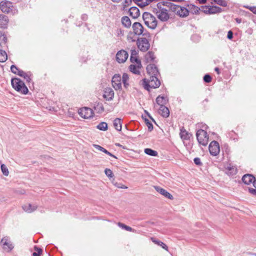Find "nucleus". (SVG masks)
Instances as JSON below:
<instances>
[{
	"label": "nucleus",
	"instance_id": "1",
	"mask_svg": "<svg viewBox=\"0 0 256 256\" xmlns=\"http://www.w3.org/2000/svg\"><path fill=\"white\" fill-rule=\"evenodd\" d=\"M11 84L12 88L18 92L26 94L28 92V90L24 82L19 78H12L11 80Z\"/></svg>",
	"mask_w": 256,
	"mask_h": 256
},
{
	"label": "nucleus",
	"instance_id": "2",
	"mask_svg": "<svg viewBox=\"0 0 256 256\" xmlns=\"http://www.w3.org/2000/svg\"><path fill=\"white\" fill-rule=\"evenodd\" d=\"M141 84L144 89L150 91V88H158L160 85V82L158 77L153 76L150 77V80L146 78L142 79Z\"/></svg>",
	"mask_w": 256,
	"mask_h": 256
},
{
	"label": "nucleus",
	"instance_id": "3",
	"mask_svg": "<svg viewBox=\"0 0 256 256\" xmlns=\"http://www.w3.org/2000/svg\"><path fill=\"white\" fill-rule=\"evenodd\" d=\"M142 18L144 24L149 28L154 30L156 28L158 22L156 18L151 14L144 12L142 14Z\"/></svg>",
	"mask_w": 256,
	"mask_h": 256
},
{
	"label": "nucleus",
	"instance_id": "4",
	"mask_svg": "<svg viewBox=\"0 0 256 256\" xmlns=\"http://www.w3.org/2000/svg\"><path fill=\"white\" fill-rule=\"evenodd\" d=\"M132 32L136 36L142 35L146 37L150 36V33L146 30H144L142 24L138 22H134L132 25Z\"/></svg>",
	"mask_w": 256,
	"mask_h": 256
},
{
	"label": "nucleus",
	"instance_id": "5",
	"mask_svg": "<svg viewBox=\"0 0 256 256\" xmlns=\"http://www.w3.org/2000/svg\"><path fill=\"white\" fill-rule=\"evenodd\" d=\"M196 139L200 144L206 146L208 142V136L206 132L204 130L200 129L196 133Z\"/></svg>",
	"mask_w": 256,
	"mask_h": 256
},
{
	"label": "nucleus",
	"instance_id": "6",
	"mask_svg": "<svg viewBox=\"0 0 256 256\" xmlns=\"http://www.w3.org/2000/svg\"><path fill=\"white\" fill-rule=\"evenodd\" d=\"M0 9L4 13L12 12L14 14L15 12V9H14L12 2L7 0H2L0 2Z\"/></svg>",
	"mask_w": 256,
	"mask_h": 256
},
{
	"label": "nucleus",
	"instance_id": "7",
	"mask_svg": "<svg viewBox=\"0 0 256 256\" xmlns=\"http://www.w3.org/2000/svg\"><path fill=\"white\" fill-rule=\"evenodd\" d=\"M147 37L138 38L136 40V44L138 49L142 52H146L150 47V44L146 38Z\"/></svg>",
	"mask_w": 256,
	"mask_h": 256
},
{
	"label": "nucleus",
	"instance_id": "8",
	"mask_svg": "<svg viewBox=\"0 0 256 256\" xmlns=\"http://www.w3.org/2000/svg\"><path fill=\"white\" fill-rule=\"evenodd\" d=\"M80 116L84 118L88 119L94 117L93 110L89 108L84 107L80 108L78 112Z\"/></svg>",
	"mask_w": 256,
	"mask_h": 256
},
{
	"label": "nucleus",
	"instance_id": "9",
	"mask_svg": "<svg viewBox=\"0 0 256 256\" xmlns=\"http://www.w3.org/2000/svg\"><path fill=\"white\" fill-rule=\"evenodd\" d=\"M152 12L162 22H166L170 18L169 14L166 9H162L161 11H158L156 10H152Z\"/></svg>",
	"mask_w": 256,
	"mask_h": 256
},
{
	"label": "nucleus",
	"instance_id": "10",
	"mask_svg": "<svg viewBox=\"0 0 256 256\" xmlns=\"http://www.w3.org/2000/svg\"><path fill=\"white\" fill-rule=\"evenodd\" d=\"M209 151L211 155L217 156L220 152L219 144L216 140L212 141L209 145Z\"/></svg>",
	"mask_w": 256,
	"mask_h": 256
},
{
	"label": "nucleus",
	"instance_id": "11",
	"mask_svg": "<svg viewBox=\"0 0 256 256\" xmlns=\"http://www.w3.org/2000/svg\"><path fill=\"white\" fill-rule=\"evenodd\" d=\"M112 86L116 90H119L122 88L121 76L119 74H114L112 78Z\"/></svg>",
	"mask_w": 256,
	"mask_h": 256
},
{
	"label": "nucleus",
	"instance_id": "12",
	"mask_svg": "<svg viewBox=\"0 0 256 256\" xmlns=\"http://www.w3.org/2000/svg\"><path fill=\"white\" fill-rule=\"evenodd\" d=\"M128 54L124 50H122L118 52L116 54V60L118 63H123L126 61Z\"/></svg>",
	"mask_w": 256,
	"mask_h": 256
},
{
	"label": "nucleus",
	"instance_id": "13",
	"mask_svg": "<svg viewBox=\"0 0 256 256\" xmlns=\"http://www.w3.org/2000/svg\"><path fill=\"white\" fill-rule=\"evenodd\" d=\"M146 70L150 76H155L158 77V75L160 74L158 68L154 64H150L146 66Z\"/></svg>",
	"mask_w": 256,
	"mask_h": 256
},
{
	"label": "nucleus",
	"instance_id": "14",
	"mask_svg": "<svg viewBox=\"0 0 256 256\" xmlns=\"http://www.w3.org/2000/svg\"><path fill=\"white\" fill-rule=\"evenodd\" d=\"M0 242L3 248L5 250H8V251H10L14 248V246L9 240L8 237L3 238L2 239Z\"/></svg>",
	"mask_w": 256,
	"mask_h": 256
},
{
	"label": "nucleus",
	"instance_id": "15",
	"mask_svg": "<svg viewBox=\"0 0 256 256\" xmlns=\"http://www.w3.org/2000/svg\"><path fill=\"white\" fill-rule=\"evenodd\" d=\"M154 188L156 192L164 196V197L172 200L174 199L173 196L166 190L158 186H154Z\"/></svg>",
	"mask_w": 256,
	"mask_h": 256
},
{
	"label": "nucleus",
	"instance_id": "16",
	"mask_svg": "<svg viewBox=\"0 0 256 256\" xmlns=\"http://www.w3.org/2000/svg\"><path fill=\"white\" fill-rule=\"evenodd\" d=\"M242 180L244 184L248 185L252 183L254 184V181L256 180V178L252 174H245L242 177Z\"/></svg>",
	"mask_w": 256,
	"mask_h": 256
},
{
	"label": "nucleus",
	"instance_id": "17",
	"mask_svg": "<svg viewBox=\"0 0 256 256\" xmlns=\"http://www.w3.org/2000/svg\"><path fill=\"white\" fill-rule=\"evenodd\" d=\"M103 96L106 100H112L114 96V90L110 88H106Z\"/></svg>",
	"mask_w": 256,
	"mask_h": 256
},
{
	"label": "nucleus",
	"instance_id": "18",
	"mask_svg": "<svg viewBox=\"0 0 256 256\" xmlns=\"http://www.w3.org/2000/svg\"><path fill=\"white\" fill-rule=\"evenodd\" d=\"M128 12L130 16L134 19L137 18L140 16V12L139 9L136 6L131 7Z\"/></svg>",
	"mask_w": 256,
	"mask_h": 256
},
{
	"label": "nucleus",
	"instance_id": "19",
	"mask_svg": "<svg viewBox=\"0 0 256 256\" xmlns=\"http://www.w3.org/2000/svg\"><path fill=\"white\" fill-rule=\"evenodd\" d=\"M38 206L36 204H26L22 206L24 211L28 213H31L36 210Z\"/></svg>",
	"mask_w": 256,
	"mask_h": 256
},
{
	"label": "nucleus",
	"instance_id": "20",
	"mask_svg": "<svg viewBox=\"0 0 256 256\" xmlns=\"http://www.w3.org/2000/svg\"><path fill=\"white\" fill-rule=\"evenodd\" d=\"M204 8L208 9V14H214L222 12V8L218 6H204Z\"/></svg>",
	"mask_w": 256,
	"mask_h": 256
},
{
	"label": "nucleus",
	"instance_id": "21",
	"mask_svg": "<svg viewBox=\"0 0 256 256\" xmlns=\"http://www.w3.org/2000/svg\"><path fill=\"white\" fill-rule=\"evenodd\" d=\"M8 22V17L3 14H0V28H6Z\"/></svg>",
	"mask_w": 256,
	"mask_h": 256
},
{
	"label": "nucleus",
	"instance_id": "22",
	"mask_svg": "<svg viewBox=\"0 0 256 256\" xmlns=\"http://www.w3.org/2000/svg\"><path fill=\"white\" fill-rule=\"evenodd\" d=\"M158 112L164 118H168L170 115L169 110L165 106H160Z\"/></svg>",
	"mask_w": 256,
	"mask_h": 256
},
{
	"label": "nucleus",
	"instance_id": "23",
	"mask_svg": "<svg viewBox=\"0 0 256 256\" xmlns=\"http://www.w3.org/2000/svg\"><path fill=\"white\" fill-rule=\"evenodd\" d=\"M155 58L154 53L152 51L148 52L144 56V61L146 63L154 62Z\"/></svg>",
	"mask_w": 256,
	"mask_h": 256
},
{
	"label": "nucleus",
	"instance_id": "24",
	"mask_svg": "<svg viewBox=\"0 0 256 256\" xmlns=\"http://www.w3.org/2000/svg\"><path fill=\"white\" fill-rule=\"evenodd\" d=\"M176 14L180 17L185 18L188 15L189 10L185 7L180 6Z\"/></svg>",
	"mask_w": 256,
	"mask_h": 256
},
{
	"label": "nucleus",
	"instance_id": "25",
	"mask_svg": "<svg viewBox=\"0 0 256 256\" xmlns=\"http://www.w3.org/2000/svg\"><path fill=\"white\" fill-rule=\"evenodd\" d=\"M93 108L98 114H102L104 110L102 104L100 102H96Z\"/></svg>",
	"mask_w": 256,
	"mask_h": 256
},
{
	"label": "nucleus",
	"instance_id": "26",
	"mask_svg": "<svg viewBox=\"0 0 256 256\" xmlns=\"http://www.w3.org/2000/svg\"><path fill=\"white\" fill-rule=\"evenodd\" d=\"M180 138L183 140H188L190 138V136H192L190 133H188L186 129L182 127L180 130Z\"/></svg>",
	"mask_w": 256,
	"mask_h": 256
},
{
	"label": "nucleus",
	"instance_id": "27",
	"mask_svg": "<svg viewBox=\"0 0 256 256\" xmlns=\"http://www.w3.org/2000/svg\"><path fill=\"white\" fill-rule=\"evenodd\" d=\"M156 104L160 106H164L168 102V99L166 97L158 96L156 98Z\"/></svg>",
	"mask_w": 256,
	"mask_h": 256
},
{
	"label": "nucleus",
	"instance_id": "28",
	"mask_svg": "<svg viewBox=\"0 0 256 256\" xmlns=\"http://www.w3.org/2000/svg\"><path fill=\"white\" fill-rule=\"evenodd\" d=\"M18 75L21 77L24 78L27 82H30L31 80L30 76L32 75L31 72H25L22 71H19L18 73Z\"/></svg>",
	"mask_w": 256,
	"mask_h": 256
},
{
	"label": "nucleus",
	"instance_id": "29",
	"mask_svg": "<svg viewBox=\"0 0 256 256\" xmlns=\"http://www.w3.org/2000/svg\"><path fill=\"white\" fill-rule=\"evenodd\" d=\"M122 23L126 28H130L132 24L130 18L127 16H124L122 18Z\"/></svg>",
	"mask_w": 256,
	"mask_h": 256
},
{
	"label": "nucleus",
	"instance_id": "30",
	"mask_svg": "<svg viewBox=\"0 0 256 256\" xmlns=\"http://www.w3.org/2000/svg\"><path fill=\"white\" fill-rule=\"evenodd\" d=\"M114 126L118 131L122 130V120L120 118H116L114 120L113 122Z\"/></svg>",
	"mask_w": 256,
	"mask_h": 256
},
{
	"label": "nucleus",
	"instance_id": "31",
	"mask_svg": "<svg viewBox=\"0 0 256 256\" xmlns=\"http://www.w3.org/2000/svg\"><path fill=\"white\" fill-rule=\"evenodd\" d=\"M188 6V10H189V12H191L192 14H197L199 12V11L200 10V8L196 6L190 4Z\"/></svg>",
	"mask_w": 256,
	"mask_h": 256
},
{
	"label": "nucleus",
	"instance_id": "32",
	"mask_svg": "<svg viewBox=\"0 0 256 256\" xmlns=\"http://www.w3.org/2000/svg\"><path fill=\"white\" fill-rule=\"evenodd\" d=\"M151 240L153 242H154L155 244H158V246H160L164 250H168V246L164 244L163 242L156 239L155 238H152Z\"/></svg>",
	"mask_w": 256,
	"mask_h": 256
},
{
	"label": "nucleus",
	"instance_id": "33",
	"mask_svg": "<svg viewBox=\"0 0 256 256\" xmlns=\"http://www.w3.org/2000/svg\"><path fill=\"white\" fill-rule=\"evenodd\" d=\"M144 152L146 154L152 156H156L158 155V153L156 150H153L150 148H146L144 149Z\"/></svg>",
	"mask_w": 256,
	"mask_h": 256
},
{
	"label": "nucleus",
	"instance_id": "34",
	"mask_svg": "<svg viewBox=\"0 0 256 256\" xmlns=\"http://www.w3.org/2000/svg\"><path fill=\"white\" fill-rule=\"evenodd\" d=\"M140 68H138V64H130L129 66V69L130 71L134 74H139L140 71L138 69Z\"/></svg>",
	"mask_w": 256,
	"mask_h": 256
},
{
	"label": "nucleus",
	"instance_id": "35",
	"mask_svg": "<svg viewBox=\"0 0 256 256\" xmlns=\"http://www.w3.org/2000/svg\"><path fill=\"white\" fill-rule=\"evenodd\" d=\"M130 60L132 63H136L138 68H142V64L140 60L138 59V56H130Z\"/></svg>",
	"mask_w": 256,
	"mask_h": 256
},
{
	"label": "nucleus",
	"instance_id": "36",
	"mask_svg": "<svg viewBox=\"0 0 256 256\" xmlns=\"http://www.w3.org/2000/svg\"><path fill=\"white\" fill-rule=\"evenodd\" d=\"M136 36L133 32H130L127 36L128 40L132 42H136Z\"/></svg>",
	"mask_w": 256,
	"mask_h": 256
},
{
	"label": "nucleus",
	"instance_id": "37",
	"mask_svg": "<svg viewBox=\"0 0 256 256\" xmlns=\"http://www.w3.org/2000/svg\"><path fill=\"white\" fill-rule=\"evenodd\" d=\"M8 59V56L4 50H0V62H4Z\"/></svg>",
	"mask_w": 256,
	"mask_h": 256
},
{
	"label": "nucleus",
	"instance_id": "38",
	"mask_svg": "<svg viewBox=\"0 0 256 256\" xmlns=\"http://www.w3.org/2000/svg\"><path fill=\"white\" fill-rule=\"evenodd\" d=\"M96 128L100 130L106 131L108 130V124L106 122H101L96 126Z\"/></svg>",
	"mask_w": 256,
	"mask_h": 256
},
{
	"label": "nucleus",
	"instance_id": "39",
	"mask_svg": "<svg viewBox=\"0 0 256 256\" xmlns=\"http://www.w3.org/2000/svg\"><path fill=\"white\" fill-rule=\"evenodd\" d=\"M142 118L144 120L145 123L148 128V131L149 132L152 131L154 128L152 124L147 118H144V116H142Z\"/></svg>",
	"mask_w": 256,
	"mask_h": 256
},
{
	"label": "nucleus",
	"instance_id": "40",
	"mask_svg": "<svg viewBox=\"0 0 256 256\" xmlns=\"http://www.w3.org/2000/svg\"><path fill=\"white\" fill-rule=\"evenodd\" d=\"M122 82L124 84V86L125 88H127L128 86V84L127 82L128 80V76L127 74L124 73L122 75Z\"/></svg>",
	"mask_w": 256,
	"mask_h": 256
},
{
	"label": "nucleus",
	"instance_id": "41",
	"mask_svg": "<svg viewBox=\"0 0 256 256\" xmlns=\"http://www.w3.org/2000/svg\"><path fill=\"white\" fill-rule=\"evenodd\" d=\"M0 168L3 174L5 176H8L9 174V172L6 166L4 164H2Z\"/></svg>",
	"mask_w": 256,
	"mask_h": 256
},
{
	"label": "nucleus",
	"instance_id": "42",
	"mask_svg": "<svg viewBox=\"0 0 256 256\" xmlns=\"http://www.w3.org/2000/svg\"><path fill=\"white\" fill-rule=\"evenodd\" d=\"M118 226L120 228H122L123 229H124V230H126L127 231H128V232H132V231H133V229L131 227H130L129 226H126V224H124L122 223L118 222Z\"/></svg>",
	"mask_w": 256,
	"mask_h": 256
},
{
	"label": "nucleus",
	"instance_id": "43",
	"mask_svg": "<svg viewBox=\"0 0 256 256\" xmlns=\"http://www.w3.org/2000/svg\"><path fill=\"white\" fill-rule=\"evenodd\" d=\"M228 174H230V175H234L236 174L237 173V170L236 168L234 167H230L228 166Z\"/></svg>",
	"mask_w": 256,
	"mask_h": 256
},
{
	"label": "nucleus",
	"instance_id": "44",
	"mask_svg": "<svg viewBox=\"0 0 256 256\" xmlns=\"http://www.w3.org/2000/svg\"><path fill=\"white\" fill-rule=\"evenodd\" d=\"M10 70L11 72L16 74L18 75V73L19 71H22V70L19 69L15 65H12L10 66Z\"/></svg>",
	"mask_w": 256,
	"mask_h": 256
},
{
	"label": "nucleus",
	"instance_id": "45",
	"mask_svg": "<svg viewBox=\"0 0 256 256\" xmlns=\"http://www.w3.org/2000/svg\"><path fill=\"white\" fill-rule=\"evenodd\" d=\"M214 2L216 4L222 6H226L228 5V3L225 0H214Z\"/></svg>",
	"mask_w": 256,
	"mask_h": 256
},
{
	"label": "nucleus",
	"instance_id": "46",
	"mask_svg": "<svg viewBox=\"0 0 256 256\" xmlns=\"http://www.w3.org/2000/svg\"><path fill=\"white\" fill-rule=\"evenodd\" d=\"M104 173L106 176L110 178H112L114 176V174L112 172L109 168H106L104 170Z\"/></svg>",
	"mask_w": 256,
	"mask_h": 256
},
{
	"label": "nucleus",
	"instance_id": "47",
	"mask_svg": "<svg viewBox=\"0 0 256 256\" xmlns=\"http://www.w3.org/2000/svg\"><path fill=\"white\" fill-rule=\"evenodd\" d=\"M180 7V6H179L178 5H176V4L172 3V6H170V8L172 12H176V14L178 10Z\"/></svg>",
	"mask_w": 256,
	"mask_h": 256
},
{
	"label": "nucleus",
	"instance_id": "48",
	"mask_svg": "<svg viewBox=\"0 0 256 256\" xmlns=\"http://www.w3.org/2000/svg\"><path fill=\"white\" fill-rule=\"evenodd\" d=\"M124 30L120 28H118L116 30V34L117 36H124Z\"/></svg>",
	"mask_w": 256,
	"mask_h": 256
},
{
	"label": "nucleus",
	"instance_id": "49",
	"mask_svg": "<svg viewBox=\"0 0 256 256\" xmlns=\"http://www.w3.org/2000/svg\"><path fill=\"white\" fill-rule=\"evenodd\" d=\"M204 81L206 83H209L212 81V77L209 74H206L203 78Z\"/></svg>",
	"mask_w": 256,
	"mask_h": 256
},
{
	"label": "nucleus",
	"instance_id": "50",
	"mask_svg": "<svg viewBox=\"0 0 256 256\" xmlns=\"http://www.w3.org/2000/svg\"><path fill=\"white\" fill-rule=\"evenodd\" d=\"M94 146L98 150L102 151L105 154H106V152L108 151L106 149H105L103 147L101 146H99L98 144H94Z\"/></svg>",
	"mask_w": 256,
	"mask_h": 256
},
{
	"label": "nucleus",
	"instance_id": "51",
	"mask_svg": "<svg viewBox=\"0 0 256 256\" xmlns=\"http://www.w3.org/2000/svg\"><path fill=\"white\" fill-rule=\"evenodd\" d=\"M163 4L162 2H158L156 4V8H154L153 10H156L158 11H161L162 10V9H165L164 8H162Z\"/></svg>",
	"mask_w": 256,
	"mask_h": 256
},
{
	"label": "nucleus",
	"instance_id": "52",
	"mask_svg": "<svg viewBox=\"0 0 256 256\" xmlns=\"http://www.w3.org/2000/svg\"><path fill=\"white\" fill-rule=\"evenodd\" d=\"M132 0H124L122 2V6L124 8H126L127 6H130L132 4Z\"/></svg>",
	"mask_w": 256,
	"mask_h": 256
},
{
	"label": "nucleus",
	"instance_id": "53",
	"mask_svg": "<svg viewBox=\"0 0 256 256\" xmlns=\"http://www.w3.org/2000/svg\"><path fill=\"white\" fill-rule=\"evenodd\" d=\"M194 163L197 166H202V162H201L200 159L199 158H195L194 159Z\"/></svg>",
	"mask_w": 256,
	"mask_h": 256
},
{
	"label": "nucleus",
	"instance_id": "54",
	"mask_svg": "<svg viewBox=\"0 0 256 256\" xmlns=\"http://www.w3.org/2000/svg\"><path fill=\"white\" fill-rule=\"evenodd\" d=\"M191 39L194 42L199 41L200 37L198 34H193L191 37Z\"/></svg>",
	"mask_w": 256,
	"mask_h": 256
},
{
	"label": "nucleus",
	"instance_id": "55",
	"mask_svg": "<svg viewBox=\"0 0 256 256\" xmlns=\"http://www.w3.org/2000/svg\"><path fill=\"white\" fill-rule=\"evenodd\" d=\"M138 54V50H136V48L132 49L130 50V56H137Z\"/></svg>",
	"mask_w": 256,
	"mask_h": 256
},
{
	"label": "nucleus",
	"instance_id": "56",
	"mask_svg": "<svg viewBox=\"0 0 256 256\" xmlns=\"http://www.w3.org/2000/svg\"><path fill=\"white\" fill-rule=\"evenodd\" d=\"M245 7L246 8L249 9L254 14H256V6H245Z\"/></svg>",
	"mask_w": 256,
	"mask_h": 256
},
{
	"label": "nucleus",
	"instance_id": "57",
	"mask_svg": "<svg viewBox=\"0 0 256 256\" xmlns=\"http://www.w3.org/2000/svg\"><path fill=\"white\" fill-rule=\"evenodd\" d=\"M169 0L162 2V4L164 6H167L168 8H170V6H172V3L168 2Z\"/></svg>",
	"mask_w": 256,
	"mask_h": 256
},
{
	"label": "nucleus",
	"instance_id": "58",
	"mask_svg": "<svg viewBox=\"0 0 256 256\" xmlns=\"http://www.w3.org/2000/svg\"><path fill=\"white\" fill-rule=\"evenodd\" d=\"M34 250L37 252L38 253V254H42V250L40 248H38V246H34Z\"/></svg>",
	"mask_w": 256,
	"mask_h": 256
},
{
	"label": "nucleus",
	"instance_id": "59",
	"mask_svg": "<svg viewBox=\"0 0 256 256\" xmlns=\"http://www.w3.org/2000/svg\"><path fill=\"white\" fill-rule=\"evenodd\" d=\"M227 38L232 40L233 38V32L231 30H229L228 32Z\"/></svg>",
	"mask_w": 256,
	"mask_h": 256
},
{
	"label": "nucleus",
	"instance_id": "60",
	"mask_svg": "<svg viewBox=\"0 0 256 256\" xmlns=\"http://www.w3.org/2000/svg\"><path fill=\"white\" fill-rule=\"evenodd\" d=\"M132 1L140 8H142L140 4L144 2H143V0H132Z\"/></svg>",
	"mask_w": 256,
	"mask_h": 256
},
{
	"label": "nucleus",
	"instance_id": "61",
	"mask_svg": "<svg viewBox=\"0 0 256 256\" xmlns=\"http://www.w3.org/2000/svg\"><path fill=\"white\" fill-rule=\"evenodd\" d=\"M249 192L253 195L256 196V188H250L248 189Z\"/></svg>",
	"mask_w": 256,
	"mask_h": 256
},
{
	"label": "nucleus",
	"instance_id": "62",
	"mask_svg": "<svg viewBox=\"0 0 256 256\" xmlns=\"http://www.w3.org/2000/svg\"><path fill=\"white\" fill-rule=\"evenodd\" d=\"M88 15L86 14H83L82 16V19L83 20H86L88 19Z\"/></svg>",
	"mask_w": 256,
	"mask_h": 256
},
{
	"label": "nucleus",
	"instance_id": "63",
	"mask_svg": "<svg viewBox=\"0 0 256 256\" xmlns=\"http://www.w3.org/2000/svg\"><path fill=\"white\" fill-rule=\"evenodd\" d=\"M116 186L118 188H124V189H126V188H127L128 187L124 186V185H122V186H120V184H118V185H116Z\"/></svg>",
	"mask_w": 256,
	"mask_h": 256
},
{
	"label": "nucleus",
	"instance_id": "64",
	"mask_svg": "<svg viewBox=\"0 0 256 256\" xmlns=\"http://www.w3.org/2000/svg\"><path fill=\"white\" fill-rule=\"evenodd\" d=\"M106 154H107L109 155L110 156H112V157H113V158H117L115 156L112 154V153H110L108 151L106 152Z\"/></svg>",
	"mask_w": 256,
	"mask_h": 256
}]
</instances>
